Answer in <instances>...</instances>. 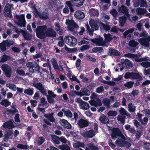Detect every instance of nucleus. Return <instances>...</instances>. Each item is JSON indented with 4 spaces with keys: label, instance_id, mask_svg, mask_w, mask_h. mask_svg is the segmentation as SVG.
Here are the masks:
<instances>
[{
    "label": "nucleus",
    "instance_id": "nucleus-1",
    "mask_svg": "<svg viewBox=\"0 0 150 150\" xmlns=\"http://www.w3.org/2000/svg\"><path fill=\"white\" fill-rule=\"evenodd\" d=\"M26 66L29 68L30 72L32 73H39L40 75L42 74V73L40 71L41 68L36 62H35L33 63L31 62H28L26 64Z\"/></svg>",
    "mask_w": 150,
    "mask_h": 150
},
{
    "label": "nucleus",
    "instance_id": "nucleus-2",
    "mask_svg": "<svg viewBox=\"0 0 150 150\" xmlns=\"http://www.w3.org/2000/svg\"><path fill=\"white\" fill-rule=\"evenodd\" d=\"M119 112L120 114L117 117L118 121H120L122 124H124L126 116L130 118L131 115L124 108L121 107L119 110Z\"/></svg>",
    "mask_w": 150,
    "mask_h": 150
},
{
    "label": "nucleus",
    "instance_id": "nucleus-3",
    "mask_svg": "<svg viewBox=\"0 0 150 150\" xmlns=\"http://www.w3.org/2000/svg\"><path fill=\"white\" fill-rule=\"evenodd\" d=\"M47 29V26L46 25L38 26L35 29L37 37L41 39L45 38V30Z\"/></svg>",
    "mask_w": 150,
    "mask_h": 150
},
{
    "label": "nucleus",
    "instance_id": "nucleus-4",
    "mask_svg": "<svg viewBox=\"0 0 150 150\" xmlns=\"http://www.w3.org/2000/svg\"><path fill=\"white\" fill-rule=\"evenodd\" d=\"M66 24L68 30L71 32L74 31L75 29L79 28L78 25L74 22L73 17L71 16H69L68 18L66 19Z\"/></svg>",
    "mask_w": 150,
    "mask_h": 150
},
{
    "label": "nucleus",
    "instance_id": "nucleus-5",
    "mask_svg": "<svg viewBox=\"0 0 150 150\" xmlns=\"http://www.w3.org/2000/svg\"><path fill=\"white\" fill-rule=\"evenodd\" d=\"M124 78L126 79H137L139 81H141L142 80V77L139 73L134 72H126Z\"/></svg>",
    "mask_w": 150,
    "mask_h": 150
},
{
    "label": "nucleus",
    "instance_id": "nucleus-6",
    "mask_svg": "<svg viewBox=\"0 0 150 150\" xmlns=\"http://www.w3.org/2000/svg\"><path fill=\"white\" fill-rule=\"evenodd\" d=\"M1 68L6 76L8 78L10 77L12 74L11 68L8 64H6L2 65Z\"/></svg>",
    "mask_w": 150,
    "mask_h": 150
},
{
    "label": "nucleus",
    "instance_id": "nucleus-7",
    "mask_svg": "<svg viewBox=\"0 0 150 150\" xmlns=\"http://www.w3.org/2000/svg\"><path fill=\"white\" fill-rule=\"evenodd\" d=\"M123 135L121 131L118 128H113L112 130V133L111 135L112 138L113 139L115 140L118 137H121Z\"/></svg>",
    "mask_w": 150,
    "mask_h": 150
},
{
    "label": "nucleus",
    "instance_id": "nucleus-8",
    "mask_svg": "<svg viewBox=\"0 0 150 150\" xmlns=\"http://www.w3.org/2000/svg\"><path fill=\"white\" fill-rule=\"evenodd\" d=\"M33 86L38 89L40 93L45 96L47 94L46 89H45L44 86L40 82L37 83H33Z\"/></svg>",
    "mask_w": 150,
    "mask_h": 150
},
{
    "label": "nucleus",
    "instance_id": "nucleus-9",
    "mask_svg": "<svg viewBox=\"0 0 150 150\" xmlns=\"http://www.w3.org/2000/svg\"><path fill=\"white\" fill-rule=\"evenodd\" d=\"M66 44L72 47L74 46L76 44L77 39L74 36H66Z\"/></svg>",
    "mask_w": 150,
    "mask_h": 150
},
{
    "label": "nucleus",
    "instance_id": "nucleus-10",
    "mask_svg": "<svg viewBox=\"0 0 150 150\" xmlns=\"http://www.w3.org/2000/svg\"><path fill=\"white\" fill-rule=\"evenodd\" d=\"M134 30V28H129L126 30L124 33L123 38H126L127 40H131L132 38L133 37L132 33Z\"/></svg>",
    "mask_w": 150,
    "mask_h": 150
},
{
    "label": "nucleus",
    "instance_id": "nucleus-11",
    "mask_svg": "<svg viewBox=\"0 0 150 150\" xmlns=\"http://www.w3.org/2000/svg\"><path fill=\"white\" fill-rule=\"evenodd\" d=\"M92 41L98 46H103L105 45V43L103 42V38L101 37L93 39L92 40Z\"/></svg>",
    "mask_w": 150,
    "mask_h": 150
},
{
    "label": "nucleus",
    "instance_id": "nucleus-12",
    "mask_svg": "<svg viewBox=\"0 0 150 150\" xmlns=\"http://www.w3.org/2000/svg\"><path fill=\"white\" fill-rule=\"evenodd\" d=\"M56 32L52 28H47V29L45 30L46 38L47 37H54L56 36Z\"/></svg>",
    "mask_w": 150,
    "mask_h": 150
},
{
    "label": "nucleus",
    "instance_id": "nucleus-13",
    "mask_svg": "<svg viewBox=\"0 0 150 150\" xmlns=\"http://www.w3.org/2000/svg\"><path fill=\"white\" fill-rule=\"evenodd\" d=\"M108 55L111 56H119L120 55V52L118 50L112 48H109Z\"/></svg>",
    "mask_w": 150,
    "mask_h": 150
},
{
    "label": "nucleus",
    "instance_id": "nucleus-14",
    "mask_svg": "<svg viewBox=\"0 0 150 150\" xmlns=\"http://www.w3.org/2000/svg\"><path fill=\"white\" fill-rule=\"evenodd\" d=\"M78 124L80 128H83L88 126L89 124V122L86 120L81 118L79 120Z\"/></svg>",
    "mask_w": 150,
    "mask_h": 150
},
{
    "label": "nucleus",
    "instance_id": "nucleus-15",
    "mask_svg": "<svg viewBox=\"0 0 150 150\" xmlns=\"http://www.w3.org/2000/svg\"><path fill=\"white\" fill-rule=\"evenodd\" d=\"M40 18L42 20H46L49 18L50 16L48 11L47 10H45L39 15Z\"/></svg>",
    "mask_w": 150,
    "mask_h": 150
},
{
    "label": "nucleus",
    "instance_id": "nucleus-16",
    "mask_svg": "<svg viewBox=\"0 0 150 150\" xmlns=\"http://www.w3.org/2000/svg\"><path fill=\"white\" fill-rule=\"evenodd\" d=\"M99 22L95 21L93 20H91L89 22V24L92 29H94L95 30H98L99 28L98 23Z\"/></svg>",
    "mask_w": 150,
    "mask_h": 150
},
{
    "label": "nucleus",
    "instance_id": "nucleus-17",
    "mask_svg": "<svg viewBox=\"0 0 150 150\" xmlns=\"http://www.w3.org/2000/svg\"><path fill=\"white\" fill-rule=\"evenodd\" d=\"M96 134L95 132L93 130H89L83 133V136L85 137L92 138Z\"/></svg>",
    "mask_w": 150,
    "mask_h": 150
},
{
    "label": "nucleus",
    "instance_id": "nucleus-18",
    "mask_svg": "<svg viewBox=\"0 0 150 150\" xmlns=\"http://www.w3.org/2000/svg\"><path fill=\"white\" fill-rule=\"evenodd\" d=\"M99 120L103 124H108L109 122L108 118L104 114H102L100 115Z\"/></svg>",
    "mask_w": 150,
    "mask_h": 150
},
{
    "label": "nucleus",
    "instance_id": "nucleus-19",
    "mask_svg": "<svg viewBox=\"0 0 150 150\" xmlns=\"http://www.w3.org/2000/svg\"><path fill=\"white\" fill-rule=\"evenodd\" d=\"M140 44L146 47H149L150 46V43L148 42L146 38H142L139 40Z\"/></svg>",
    "mask_w": 150,
    "mask_h": 150
},
{
    "label": "nucleus",
    "instance_id": "nucleus-20",
    "mask_svg": "<svg viewBox=\"0 0 150 150\" xmlns=\"http://www.w3.org/2000/svg\"><path fill=\"white\" fill-rule=\"evenodd\" d=\"M74 16L77 18L82 19L85 17L84 13L80 10L74 13Z\"/></svg>",
    "mask_w": 150,
    "mask_h": 150
},
{
    "label": "nucleus",
    "instance_id": "nucleus-21",
    "mask_svg": "<svg viewBox=\"0 0 150 150\" xmlns=\"http://www.w3.org/2000/svg\"><path fill=\"white\" fill-rule=\"evenodd\" d=\"M79 96H81L84 95L88 96L90 94V92L86 88H84L81 89L79 92Z\"/></svg>",
    "mask_w": 150,
    "mask_h": 150
},
{
    "label": "nucleus",
    "instance_id": "nucleus-22",
    "mask_svg": "<svg viewBox=\"0 0 150 150\" xmlns=\"http://www.w3.org/2000/svg\"><path fill=\"white\" fill-rule=\"evenodd\" d=\"M118 8V11L120 13H125L126 15L128 14L127 8L125 6L122 5L121 7Z\"/></svg>",
    "mask_w": 150,
    "mask_h": 150
},
{
    "label": "nucleus",
    "instance_id": "nucleus-23",
    "mask_svg": "<svg viewBox=\"0 0 150 150\" xmlns=\"http://www.w3.org/2000/svg\"><path fill=\"white\" fill-rule=\"evenodd\" d=\"M71 1L75 6L79 7L83 5L85 0H71Z\"/></svg>",
    "mask_w": 150,
    "mask_h": 150
},
{
    "label": "nucleus",
    "instance_id": "nucleus-24",
    "mask_svg": "<svg viewBox=\"0 0 150 150\" xmlns=\"http://www.w3.org/2000/svg\"><path fill=\"white\" fill-rule=\"evenodd\" d=\"M122 139H117L115 141V143L118 146L122 147L124 140H126V138L124 135L121 137Z\"/></svg>",
    "mask_w": 150,
    "mask_h": 150
},
{
    "label": "nucleus",
    "instance_id": "nucleus-25",
    "mask_svg": "<svg viewBox=\"0 0 150 150\" xmlns=\"http://www.w3.org/2000/svg\"><path fill=\"white\" fill-rule=\"evenodd\" d=\"M90 15L93 16L98 17L99 15L98 11L93 8H91L90 10Z\"/></svg>",
    "mask_w": 150,
    "mask_h": 150
},
{
    "label": "nucleus",
    "instance_id": "nucleus-26",
    "mask_svg": "<svg viewBox=\"0 0 150 150\" xmlns=\"http://www.w3.org/2000/svg\"><path fill=\"white\" fill-rule=\"evenodd\" d=\"M100 28H102L106 31L110 30V26L107 24H105L104 23L100 22L99 24Z\"/></svg>",
    "mask_w": 150,
    "mask_h": 150
},
{
    "label": "nucleus",
    "instance_id": "nucleus-27",
    "mask_svg": "<svg viewBox=\"0 0 150 150\" xmlns=\"http://www.w3.org/2000/svg\"><path fill=\"white\" fill-rule=\"evenodd\" d=\"M123 65H125L127 69H129L132 68L133 65L129 60L127 59H126L123 63Z\"/></svg>",
    "mask_w": 150,
    "mask_h": 150
},
{
    "label": "nucleus",
    "instance_id": "nucleus-28",
    "mask_svg": "<svg viewBox=\"0 0 150 150\" xmlns=\"http://www.w3.org/2000/svg\"><path fill=\"white\" fill-rule=\"evenodd\" d=\"M13 133L12 129H9L6 131L4 133V138L7 139H9L10 136H11Z\"/></svg>",
    "mask_w": 150,
    "mask_h": 150
},
{
    "label": "nucleus",
    "instance_id": "nucleus-29",
    "mask_svg": "<svg viewBox=\"0 0 150 150\" xmlns=\"http://www.w3.org/2000/svg\"><path fill=\"white\" fill-rule=\"evenodd\" d=\"M73 147L74 148H79V147L84 148L85 146V144L81 142H80L74 143L73 144Z\"/></svg>",
    "mask_w": 150,
    "mask_h": 150
},
{
    "label": "nucleus",
    "instance_id": "nucleus-30",
    "mask_svg": "<svg viewBox=\"0 0 150 150\" xmlns=\"http://www.w3.org/2000/svg\"><path fill=\"white\" fill-rule=\"evenodd\" d=\"M10 56L4 54L2 56L0 60V62L2 63H4L7 61L10 60Z\"/></svg>",
    "mask_w": 150,
    "mask_h": 150
},
{
    "label": "nucleus",
    "instance_id": "nucleus-31",
    "mask_svg": "<svg viewBox=\"0 0 150 150\" xmlns=\"http://www.w3.org/2000/svg\"><path fill=\"white\" fill-rule=\"evenodd\" d=\"M51 62L54 69L55 70L58 69L59 66L55 58H52L51 59Z\"/></svg>",
    "mask_w": 150,
    "mask_h": 150
},
{
    "label": "nucleus",
    "instance_id": "nucleus-32",
    "mask_svg": "<svg viewBox=\"0 0 150 150\" xmlns=\"http://www.w3.org/2000/svg\"><path fill=\"white\" fill-rule=\"evenodd\" d=\"M128 110L130 112H134L136 110V107L132 103H130L128 105Z\"/></svg>",
    "mask_w": 150,
    "mask_h": 150
},
{
    "label": "nucleus",
    "instance_id": "nucleus-33",
    "mask_svg": "<svg viewBox=\"0 0 150 150\" xmlns=\"http://www.w3.org/2000/svg\"><path fill=\"white\" fill-rule=\"evenodd\" d=\"M82 109L87 110L89 108L90 106L89 104L86 102L83 101L80 105Z\"/></svg>",
    "mask_w": 150,
    "mask_h": 150
},
{
    "label": "nucleus",
    "instance_id": "nucleus-34",
    "mask_svg": "<svg viewBox=\"0 0 150 150\" xmlns=\"http://www.w3.org/2000/svg\"><path fill=\"white\" fill-rule=\"evenodd\" d=\"M11 103L7 99H5L1 101L0 104L2 105L5 107H8L9 106Z\"/></svg>",
    "mask_w": 150,
    "mask_h": 150
},
{
    "label": "nucleus",
    "instance_id": "nucleus-35",
    "mask_svg": "<svg viewBox=\"0 0 150 150\" xmlns=\"http://www.w3.org/2000/svg\"><path fill=\"white\" fill-rule=\"evenodd\" d=\"M139 43L137 41H135L134 40H130L129 42V45L132 47H135Z\"/></svg>",
    "mask_w": 150,
    "mask_h": 150
},
{
    "label": "nucleus",
    "instance_id": "nucleus-36",
    "mask_svg": "<svg viewBox=\"0 0 150 150\" xmlns=\"http://www.w3.org/2000/svg\"><path fill=\"white\" fill-rule=\"evenodd\" d=\"M136 11L138 14L140 15H142L144 14L147 12V11L146 9L144 8H137L136 10Z\"/></svg>",
    "mask_w": 150,
    "mask_h": 150
},
{
    "label": "nucleus",
    "instance_id": "nucleus-37",
    "mask_svg": "<svg viewBox=\"0 0 150 150\" xmlns=\"http://www.w3.org/2000/svg\"><path fill=\"white\" fill-rule=\"evenodd\" d=\"M104 36L105 40L107 42H110L112 39V38L111 37V35L109 33L108 34L104 33Z\"/></svg>",
    "mask_w": 150,
    "mask_h": 150
},
{
    "label": "nucleus",
    "instance_id": "nucleus-38",
    "mask_svg": "<svg viewBox=\"0 0 150 150\" xmlns=\"http://www.w3.org/2000/svg\"><path fill=\"white\" fill-rule=\"evenodd\" d=\"M24 93L27 95L30 96L32 95L33 93V88L25 89L24 90Z\"/></svg>",
    "mask_w": 150,
    "mask_h": 150
},
{
    "label": "nucleus",
    "instance_id": "nucleus-39",
    "mask_svg": "<svg viewBox=\"0 0 150 150\" xmlns=\"http://www.w3.org/2000/svg\"><path fill=\"white\" fill-rule=\"evenodd\" d=\"M41 102L42 103L41 104H39L38 106H41L44 105H47V107L48 106L47 102L46 101L45 98L44 97H42L40 99Z\"/></svg>",
    "mask_w": 150,
    "mask_h": 150
},
{
    "label": "nucleus",
    "instance_id": "nucleus-40",
    "mask_svg": "<svg viewBox=\"0 0 150 150\" xmlns=\"http://www.w3.org/2000/svg\"><path fill=\"white\" fill-rule=\"evenodd\" d=\"M7 124L8 127V129H12L16 127V125H13V122L11 120L6 122Z\"/></svg>",
    "mask_w": 150,
    "mask_h": 150
},
{
    "label": "nucleus",
    "instance_id": "nucleus-41",
    "mask_svg": "<svg viewBox=\"0 0 150 150\" xmlns=\"http://www.w3.org/2000/svg\"><path fill=\"white\" fill-rule=\"evenodd\" d=\"M26 21L25 20H18L17 24L18 26H19L21 27H24L25 26Z\"/></svg>",
    "mask_w": 150,
    "mask_h": 150
},
{
    "label": "nucleus",
    "instance_id": "nucleus-42",
    "mask_svg": "<svg viewBox=\"0 0 150 150\" xmlns=\"http://www.w3.org/2000/svg\"><path fill=\"white\" fill-rule=\"evenodd\" d=\"M126 20V18L124 16H122L119 19L120 25L121 27L124 26Z\"/></svg>",
    "mask_w": 150,
    "mask_h": 150
},
{
    "label": "nucleus",
    "instance_id": "nucleus-43",
    "mask_svg": "<svg viewBox=\"0 0 150 150\" xmlns=\"http://www.w3.org/2000/svg\"><path fill=\"white\" fill-rule=\"evenodd\" d=\"M134 84V82L133 81H130L127 82L124 84V86L127 88L128 89H129L132 88Z\"/></svg>",
    "mask_w": 150,
    "mask_h": 150
},
{
    "label": "nucleus",
    "instance_id": "nucleus-44",
    "mask_svg": "<svg viewBox=\"0 0 150 150\" xmlns=\"http://www.w3.org/2000/svg\"><path fill=\"white\" fill-rule=\"evenodd\" d=\"M52 139L55 144H58L59 143V138L58 136L54 135L52 136Z\"/></svg>",
    "mask_w": 150,
    "mask_h": 150
},
{
    "label": "nucleus",
    "instance_id": "nucleus-45",
    "mask_svg": "<svg viewBox=\"0 0 150 150\" xmlns=\"http://www.w3.org/2000/svg\"><path fill=\"white\" fill-rule=\"evenodd\" d=\"M17 147L20 149H28L29 148V146L26 145H23L22 144H19L17 145Z\"/></svg>",
    "mask_w": 150,
    "mask_h": 150
},
{
    "label": "nucleus",
    "instance_id": "nucleus-46",
    "mask_svg": "<svg viewBox=\"0 0 150 150\" xmlns=\"http://www.w3.org/2000/svg\"><path fill=\"white\" fill-rule=\"evenodd\" d=\"M141 65L144 68H148L150 67V62L146 61L143 62L141 63Z\"/></svg>",
    "mask_w": 150,
    "mask_h": 150
},
{
    "label": "nucleus",
    "instance_id": "nucleus-47",
    "mask_svg": "<svg viewBox=\"0 0 150 150\" xmlns=\"http://www.w3.org/2000/svg\"><path fill=\"white\" fill-rule=\"evenodd\" d=\"M23 35L25 39V40H31V36L29 34L27 33L26 32L24 33Z\"/></svg>",
    "mask_w": 150,
    "mask_h": 150
},
{
    "label": "nucleus",
    "instance_id": "nucleus-48",
    "mask_svg": "<svg viewBox=\"0 0 150 150\" xmlns=\"http://www.w3.org/2000/svg\"><path fill=\"white\" fill-rule=\"evenodd\" d=\"M66 5L71 12H74V10L73 8V5L70 1H66Z\"/></svg>",
    "mask_w": 150,
    "mask_h": 150
},
{
    "label": "nucleus",
    "instance_id": "nucleus-49",
    "mask_svg": "<svg viewBox=\"0 0 150 150\" xmlns=\"http://www.w3.org/2000/svg\"><path fill=\"white\" fill-rule=\"evenodd\" d=\"M110 100L108 98L104 99L103 101V102L104 103V105L107 107H109L110 104Z\"/></svg>",
    "mask_w": 150,
    "mask_h": 150
},
{
    "label": "nucleus",
    "instance_id": "nucleus-50",
    "mask_svg": "<svg viewBox=\"0 0 150 150\" xmlns=\"http://www.w3.org/2000/svg\"><path fill=\"white\" fill-rule=\"evenodd\" d=\"M6 45L4 41L2 42L0 44V49L3 52H4L6 50Z\"/></svg>",
    "mask_w": 150,
    "mask_h": 150
},
{
    "label": "nucleus",
    "instance_id": "nucleus-51",
    "mask_svg": "<svg viewBox=\"0 0 150 150\" xmlns=\"http://www.w3.org/2000/svg\"><path fill=\"white\" fill-rule=\"evenodd\" d=\"M110 13L114 18H116L117 16L118 13L116 10L115 9H113L111 10Z\"/></svg>",
    "mask_w": 150,
    "mask_h": 150
},
{
    "label": "nucleus",
    "instance_id": "nucleus-52",
    "mask_svg": "<svg viewBox=\"0 0 150 150\" xmlns=\"http://www.w3.org/2000/svg\"><path fill=\"white\" fill-rule=\"evenodd\" d=\"M45 139L43 137H40L38 138V144L40 145L42 144L45 142Z\"/></svg>",
    "mask_w": 150,
    "mask_h": 150
},
{
    "label": "nucleus",
    "instance_id": "nucleus-53",
    "mask_svg": "<svg viewBox=\"0 0 150 150\" xmlns=\"http://www.w3.org/2000/svg\"><path fill=\"white\" fill-rule=\"evenodd\" d=\"M88 146L89 148L92 150H98V148L95 146L93 144L90 143L88 144Z\"/></svg>",
    "mask_w": 150,
    "mask_h": 150
},
{
    "label": "nucleus",
    "instance_id": "nucleus-54",
    "mask_svg": "<svg viewBox=\"0 0 150 150\" xmlns=\"http://www.w3.org/2000/svg\"><path fill=\"white\" fill-rule=\"evenodd\" d=\"M88 146L89 148L92 150H98V148L95 146L93 144L90 143L88 144Z\"/></svg>",
    "mask_w": 150,
    "mask_h": 150
},
{
    "label": "nucleus",
    "instance_id": "nucleus-55",
    "mask_svg": "<svg viewBox=\"0 0 150 150\" xmlns=\"http://www.w3.org/2000/svg\"><path fill=\"white\" fill-rule=\"evenodd\" d=\"M6 45V46L8 47H10L11 45H13V42L12 40H10L8 41V40L4 41Z\"/></svg>",
    "mask_w": 150,
    "mask_h": 150
},
{
    "label": "nucleus",
    "instance_id": "nucleus-56",
    "mask_svg": "<svg viewBox=\"0 0 150 150\" xmlns=\"http://www.w3.org/2000/svg\"><path fill=\"white\" fill-rule=\"evenodd\" d=\"M139 2L140 7H146L147 4L146 2L144 0H137Z\"/></svg>",
    "mask_w": 150,
    "mask_h": 150
},
{
    "label": "nucleus",
    "instance_id": "nucleus-57",
    "mask_svg": "<svg viewBox=\"0 0 150 150\" xmlns=\"http://www.w3.org/2000/svg\"><path fill=\"white\" fill-rule=\"evenodd\" d=\"M117 114V112L115 111H110L108 113V116H115Z\"/></svg>",
    "mask_w": 150,
    "mask_h": 150
},
{
    "label": "nucleus",
    "instance_id": "nucleus-58",
    "mask_svg": "<svg viewBox=\"0 0 150 150\" xmlns=\"http://www.w3.org/2000/svg\"><path fill=\"white\" fill-rule=\"evenodd\" d=\"M126 140H124L123 144L122 145V146H125L127 148H129L131 145V144L127 141H125Z\"/></svg>",
    "mask_w": 150,
    "mask_h": 150
},
{
    "label": "nucleus",
    "instance_id": "nucleus-59",
    "mask_svg": "<svg viewBox=\"0 0 150 150\" xmlns=\"http://www.w3.org/2000/svg\"><path fill=\"white\" fill-rule=\"evenodd\" d=\"M81 61V60L80 59L78 58L76 62L75 65L76 67L78 69H81V66H80V64Z\"/></svg>",
    "mask_w": 150,
    "mask_h": 150
},
{
    "label": "nucleus",
    "instance_id": "nucleus-60",
    "mask_svg": "<svg viewBox=\"0 0 150 150\" xmlns=\"http://www.w3.org/2000/svg\"><path fill=\"white\" fill-rule=\"evenodd\" d=\"M66 51L68 53H71L73 52H76L78 50L76 48H69L66 47Z\"/></svg>",
    "mask_w": 150,
    "mask_h": 150
},
{
    "label": "nucleus",
    "instance_id": "nucleus-61",
    "mask_svg": "<svg viewBox=\"0 0 150 150\" xmlns=\"http://www.w3.org/2000/svg\"><path fill=\"white\" fill-rule=\"evenodd\" d=\"M86 56L87 60L93 62H95L96 61V59L95 58L91 57L88 54L86 55Z\"/></svg>",
    "mask_w": 150,
    "mask_h": 150
},
{
    "label": "nucleus",
    "instance_id": "nucleus-62",
    "mask_svg": "<svg viewBox=\"0 0 150 150\" xmlns=\"http://www.w3.org/2000/svg\"><path fill=\"white\" fill-rule=\"evenodd\" d=\"M104 91V87L102 86L97 87L96 90V92L98 93H101Z\"/></svg>",
    "mask_w": 150,
    "mask_h": 150
},
{
    "label": "nucleus",
    "instance_id": "nucleus-63",
    "mask_svg": "<svg viewBox=\"0 0 150 150\" xmlns=\"http://www.w3.org/2000/svg\"><path fill=\"white\" fill-rule=\"evenodd\" d=\"M55 29L57 32H59L61 33L62 30L61 29L60 26L59 22H57L56 23Z\"/></svg>",
    "mask_w": 150,
    "mask_h": 150
},
{
    "label": "nucleus",
    "instance_id": "nucleus-64",
    "mask_svg": "<svg viewBox=\"0 0 150 150\" xmlns=\"http://www.w3.org/2000/svg\"><path fill=\"white\" fill-rule=\"evenodd\" d=\"M4 16L7 17L11 18L12 15L11 14V11H6V12H4Z\"/></svg>",
    "mask_w": 150,
    "mask_h": 150
}]
</instances>
